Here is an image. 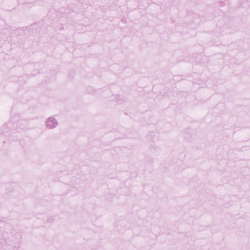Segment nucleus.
<instances>
[{
  "label": "nucleus",
  "mask_w": 250,
  "mask_h": 250,
  "mask_svg": "<svg viewBox=\"0 0 250 250\" xmlns=\"http://www.w3.org/2000/svg\"><path fill=\"white\" fill-rule=\"evenodd\" d=\"M58 125V122L53 117L48 118L46 121V125L48 128H53Z\"/></svg>",
  "instance_id": "obj_1"
}]
</instances>
